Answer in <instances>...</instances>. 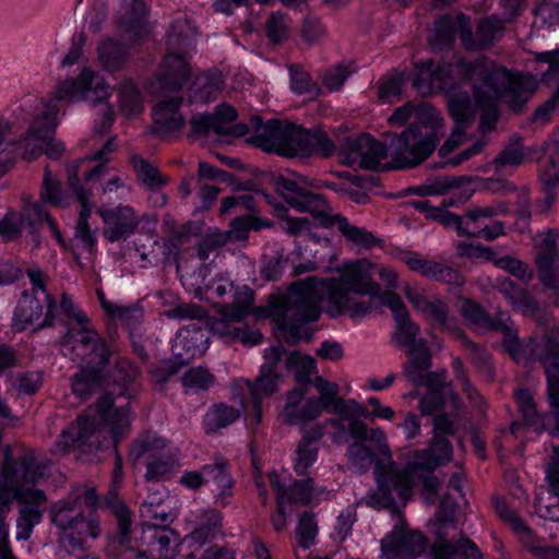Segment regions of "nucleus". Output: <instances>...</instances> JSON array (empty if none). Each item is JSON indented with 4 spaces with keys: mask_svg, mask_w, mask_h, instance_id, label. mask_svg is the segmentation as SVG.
<instances>
[{
    "mask_svg": "<svg viewBox=\"0 0 559 559\" xmlns=\"http://www.w3.org/2000/svg\"><path fill=\"white\" fill-rule=\"evenodd\" d=\"M373 266L366 258L344 261L335 269L338 277L308 276L290 284L285 295L271 299V314L286 340L297 343L305 336V325L321 316L323 298L331 318L347 314L360 321L369 316L380 293V285L373 281Z\"/></svg>",
    "mask_w": 559,
    "mask_h": 559,
    "instance_id": "obj_1",
    "label": "nucleus"
},
{
    "mask_svg": "<svg viewBox=\"0 0 559 559\" xmlns=\"http://www.w3.org/2000/svg\"><path fill=\"white\" fill-rule=\"evenodd\" d=\"M112 91L104 76L91 68L84 67L76 78L57 82L51 97L41 99L35 108V115L24 138L16 147L23 159L32 162L43 153L59 159L66 151L64 144L52 138L59 123L61 104L81 100L104 103L111 97Z\"/></svg>",
    "mask_w": 559,
    "mask_h": 559,
    "instance_id": "obj_2",
    "label": "nucleus"
},
{
    "mask_svg": "<svg viewBox=\"0 0 559 559\" xmlns=\"http://www.w3.org/2000/svg\"><path fill=\"white\" fill-rule=\"evenodd\" d=\"M456 70L465 80H480V84L474 88L476 104L481 109L478 127L480 133H488L496 127L499 100L519 110L537 87L534 76L512 73L487 57L473 61L460 59Z\"/></svg>",
    "mask_w": 559,
    "mask_h": 559,
    "instance_id": "obj_3",
    "label": "nucleus"
},
{
    "mask_svg": "<svg viewBox=\"0 0 559 559\" xmlns=\"http://www.w3.org/2000/svg\"><path fill=\"white\" fill-rule=\"evenodd\" d=\"M391 139V169H409L423 164L436 150L444 132L445 120L440 110L428 103L407 102L388 118L391 126H404Z\"/></svg>",
    "mask_w": 559,
    "mask_h": 559,
    "instance_id": "obj_4",
    "label": "nucleus"
},
{
    "mask_svg": "<svg viewBox=\"0 0 559 559\" xmlns=\"http://www.w3.org/2000/svg\"><path fill=\"white\" fill-rule=\"evenodd\" d=\"M432 426L433 436L428 447L413 451L403 468L392 465L388 472L389 485L402 500L411 499L415 480H419L425 498L432 503L439 488L435 472L453 460V445L447 439V436L455 432L453 418L444 413L438 414L432 419Z\"/></svg>",
    "mask_w": 559,
    "mask_h": 559,
    "instance_id": "obj_5",
    "label": "nucleus"
},
{
    "mask_svg": "<svg viewBox=\"0 0 559 559\" xmlns=\"http://www.w3.org/2000/svg\"><path fill=\"white\" fill-rule=\"evenodd\" d=\"M48 465L38 461L35 451L28 450L16 460L0 464V514L7 516L14 501L23 506L16 522L34 527L43 516L39 507L47 501L39 485L48 478Z\"/></svg>",
    "mask_w": 559,
    "mask_h": 559,
    "instance_id": "obj_6",
    "label": "nucleus"
},
{
    "mask_svg": "<svg viewBox=\"0 0 559 559\" xmlns=\"http://www.w3.org/2000/svg\"><path fill=\"white\" fill-rule=\"evenodd\" d=\"M99 497L93 487H74L67 497L50 504L48 516L58 530V542L68 551L84 550L90 540L100 535V523L94 511Z\"/></svg>",
    "mask_w": 559,
    "mask_h": 559,
    "instance_id": "obj_7",
    "label": "nucleus"
},
{
    "mask_svg": "<svg viewBox=\"0 0 559 559\" xmlns=\"http://www.w3.org/2000/svg\"><path fill=\"white\" fill-rule=\"evenodd\" d=\"M111 394L100 396L96 411L80 415L68 428L63 429L55 442L52 453L64 455L71 451L82 454L96 452L100 449L104 436L99 426L103 420L108 427L115 443H118L131 423L129 406L114 408Z\"/></svg>",
    "mask_w": 559,
    "mask_h": 559,
    "instance_id": "obj_8",
    "label": "nucleus"
},
{
    "mask_svg": "<svg viewBox=\"0 0 559 559\" xmlns=\"http://www.w3.org/2000/svg\"><path fill=\"white\" fill-rule=\"evenodd\" d=\"M252 122L258 126L254 144L265 152L285 157H330L335 152L333 141L320 129L308 130L278 119L262 124L259 117H253Z\"/></svg>",
    "mask_w": 559,
    "mask_h": 559,
    "instance_id": "obj_9",
    "label": "nucleus"
},
{
    "mask_svg": "<svg viewBox=\"0 0 559 559\" xmlns=\"http://www.w3.org/2000/svg\"><path fill=\"white\" fill-rule=\"evenodd\" d=\"M143 519L142 536L140 546L143 550L134 551L129 549L121 552L117 559H168L175 555L174 546L177 544L178 535L167 528L173 521L171 509L168 504L152 508L150 516Z\"/></svg>",
    "mask_w": 559,
    "mask_h": 559,
    "instance_id": "obj_10",
    "label": "nucleus"
},
{
    "mask_svg": "<svg viewBox=\"0 0 559 559\" xmlns=\"http://www.w3.org/2000/svg\"><path fill=\"white\" fill-rule=\"evenodd\" d=\"M455 500L445 495L439 506L435 535L438 540L432 545L430 556L432 559H480L478 547L465 537L455 543H450V531L456 532Z\"/></svg>",
    "mask_w": 559,
    "mask_h": 559,
    "instance_id": "obj_11",
    "label": "nucleus"
},
{
    "mask_svg": "<svg viewBox=\"0 0 559 559\" xmlns=\"http://www.w3.org/2000/svg\"><path fill=\"white\" fill-rule=\"evenodd\" d=\"M62 354L71 360L86 361V368L102 371L109 362L111 352L97 332L87 326L74 333L68 329L61 340Z\"/></svg>",
    "mask_w": 559,
    "mask_h": 559,
    "instance_id": "obj_12",
    "label": "nucleus"
},
{
    "mask_svg": "<svg viewBox=\"0 0 559 559\" xmlns=\"http://www.w3.org/2000/svg\"><path fill=\"white\" fill-rule=\"evenodd\" d=\"M56 301L50 294H46L45 301L39 300L34 293H24L11 319V330L22 333L31 330L33 333L51 328L56 321Z\"/></svg>",
    "mask_w": 559,
    "mask_h": 559,
    "instance_id": "obj_13",
    "label": "nucleus"
},
{
    "mask_svg": "<svg viewBox=\"0 0 559 559\" xmlns=\"http://www.w3.org/2000/svg\"><path fill=\"white\" fill-rule=\"evenodd\" d=\"M419 332V325L413 322L409 317L396 321L395 341L400 346L408 347L407 356L411 358L404 373L414 383L420 382L423 372L430 367V352L427 342L424 338L417 341Z\"/></svg>",
    "mask_w": 559,
    "mask_h": 559,
    "instance_id": "obj_14",
    "label": "nucleus"
},
{
    "mask_svg": "<svg viewBox=\"0 0 559 559\" xmlns=\"http://www.w3.org/2000/svg\"><path fill=\"white\" fill-rule=\"evenodd\" d=\"M166 444V439L155 435H146L134 443L132 452L136 457L150 454L144 476L146 480H169L179 472L181 464L176 454H153V451L164 449Z\"/></svg>",
    "mask_w": 559,
    "mask_h": 559,
    "instance_id": "obj_15",
    "label": "nucleus"
},
{
    "mask_svg": "<svg viewBox=\"0 0 559 559\" xmlns=\"http://www.w3.org/2000/svg\"><path fill=\"white\" fill-rule=\"evenodd\" d=\"M448 111L454 122V127L449 138L438 150V155L441 159L450 156L467 141L466 130L472 127L475 118V108L471 96L456 93L455 91L449 93Z\"/></svg>",
    "mask_w": 559,
    "mask_h": 559,
    "instance_id": "obj_16",
    "label": "nucleus"
},
{
    "mask_svg": "<svg viewBox=\"0 0 559 559\" xmlns=\"http://www.w3.org/2000/svg\"><path fill=\"white\" fill-rule=\"evenodd\" d=\"M415 73L412 85L416 92L428 97L437 93H443L449 106V93L455 91L460 94H468L462 91L460 86L450 84L451 69L449 64L435 62L432 60L418 61L414 64Z\"/></svg>",
    "mask_w": 559,
    "mask_h": 559,
    "instance_id": "obj_17",
    "label": "nucleus"
},
{
    "mask_svg": "<svg viewBox=\"0 0 559 559\" xmlns=\"http://www.w3.org/2000/svg\"><path fill=\"white\" fill-rule=\"evenodd\" d=\"M404 294L413 308L430 324L451 333L454 337L463 336L456 322L450 318L449 305L442 297L438 295L426 296L411 286L405 287Z\"/></svg>",
    "mask_w": 559,
    "mask_h": 559,
    "instance_id": "obj_18",
    "label": "nucleus"
},
{
    "mask_svg": "<svg viewBox=\"0 0 559 559\" xmlns=\"http://www.w3.org/2000/svg\"><path fill=\"white\" fill-rule=\"evenodd\" d=\"M190 522L194 527L179 546L180 550H188L182 554L185 559H197V552L202 546L222 534V514L215 509L200 510L191 514Z\"/></svg>",
    "mask_w": 559,
    "mask_h": 559,
    "instance_id": "obj_19",
    "label": "nucleus"
},
{
    "mask_svg": "<svg viewBox=\"0 0 559 559\" xmlns=\"http://www.w3.org/2000/svg\"><path fill=\"white\" fill-rule=\"evenodd\" d=\"M342 154L347 165L358 164L364 169L379 170L381 162L391 158V143L386 147L368 134L347 140L342 145Z\"/></svg>",
    "mask_w": 559,
    "mask_h": 559,
    "instance_id": "obj_20",
    "label": "nucleus"
},
{
    "mask_svg": "<svg viewBox=\"0 0 559 559\" xmlns=\"http://www.w3.org/2000/svg\"><path fill=\"white\" fill-rule=\"evenodd\" d=\"M425 546V536L420 532L409 531L402 521L381 539L382 557L385 559H416Z\"/></svg>",
    "mask_w": 559,
    "mask_h": 559,
    "instance_id": "obj_21",
    "label": "nucleus"
},
{
    "mask_svg": "<svg viewBox=\"0 0 559 559\" xmlns=\"http://www.w3.org/2000/svg\"><path fill=\"white\" fill-rule=\"evenodd\" d=\"M182 96H174L159 100L152 109L151 132L159 138H170L178 134L186 126V117L180 111Z\"/></svg>",
    "mask_w": 559,
    "mask_h": 559,
    "instance_id": "obj_22",
    "label": "nucleus"
},
{
    "mask_svg": "<svg viewBox=\"0 0 559 559\" xmlns=\"http://www.w3.org/2000/svg\"><path fill=\"white\" fill-rule=\"evenodd\" d=\"M506 31V22L497 15L481 17L472 31L471 22L461 36L462 46L468 51H480L490 48L499 41Z\"/></svg>",
    "mask_w": 559,
    "mask_h": 559,
    "instance_id": "obj_23",
    "label": "nucleus"
},
{
    "mask_svg": "<svg viewBox=\"0 0 559 559\" xmlns=\"http://www.w3.org/2000/svg\"><path fill=\"white\" fill-rule=\"evenodd\" d=\"M191 75V68L185 56L168 52L158 69L156 84L151 86V92L163 94L165 92H178Z\"/></svg>",
    "mask_w": 559,
    "mask_h": 559,
    "instance_id": "obj_24",
    "label": "nucleus"
},
{
    "mask_svg": "<svg viewBox=\"0 0 559 559\" xmlns=\"http://www.w3.org/2000/svg\"><path fill=\"white\" fill-rule=\"evenodd\" d=\"M98 215L104 223V236L110 242L129 238L140 225L139 216L129 205L99 209Z\"/></svg>",
    "mask_w": 559,
    "mask_h": 559,
    "instance_id": "obj_25",
    "label": "nucleus"
},
{
    "mask_svg": "<svg viewBox=\"0 0 559 559\" xmlns=\"http://www.w3.org/2000/svg\"><path fill=\"white\" fill-rule=\"evenodd\" d=\"M333 415L336 417L328 419L326 424H330L334 429L332 432L334 442L344 443L349 440H366L367 427L361 420V417L365 415V409L357 401L356 406H346Z\"/></svg>",
    "mask_w": 559,
    "mask_h": 559,
    "instance_id": "obj_26",
    "label": "nucleus"
},
{
    "mask_svg": "<svg viewBox=\"0 0 559 559\" xmlns=\"http://www.w3.org/2000/svg\"><path fill=\"white\" fill-rule=\"evenodd\" d=\"M269 481L272 489L276 492V502L280 503H302L307 504L316 499L324 489H314L311 478L305 480H293L286 484L282 476L273 471L269 474Z\"/></svg>",
    "mask_w": 559,
    "mask_h": 559,
    "instance_id": "obj_27",
    "label": "nucleus"
},
{
    "mask_svg": "<svg viewBox=\"0 0 559 559\" xmlns=\"http://www.w3.org/2000/svg\"><path fill=\"white\" fill-rule=\"evenodd\" d=\"M509 352L515 360H520L525 356L530 360H539L546 370L547 361L558 365L559 369V340L556 341L551 336L542 340L531 338L528 343L522 345L519 341H514L509 346Z\"/></svg>",
    "mask_w": 559,
    "mask_h": 559,
    "instance_id": "obj_28",
    "label": "nucleus"
},
{
    "mask_svg": "<svg viewBox=\"0 0 559 559\" xmlns=\"http://www.w3.org/2000/svg\"><path fill=\"white\" fill-rule=\"evenodd\" d=\"M402 261L412 270L430 280L462 285L463 278L460 273L448 264L439 261L421 258L418 253L409 252L402 258Z\"/></svg>",
    "mask_w": 559,
    "mask_h": 559,
    "instance_id": "obj_29",
    "label": "nucleus"
},
{
    "mask_svg": "<svg viewBox=\"0 0 559 559\" xmlns=\"http://www.w3.org/2000/svg\"><path fill=\"white\" fill-rule=\"evenodd\" d=\"M252 304L253 294L249 292L242 302L221 306L219 318L211 321L212 332L228 341H234L239 326H235L233 323L241 322L250 313Z\"/></svg>",
    "mask_w": 559,
    "mask_h": 559,
    "instance_id": "obj_30",
    "label": "nucleus"
},
{
    "mask_svg": "<svg viewBox=\"0 0 559 559\" xmlns=\"http://www.w3.org/2000/svg\"><path fill=\"white\" fill-rule=\"evenodd\" d=\"M280 376L273 366H261L254 381H248V388L252 400L253 415L249 418L250 425L258 426L262 419V402L270 397L277 389Z\"/></svg>",
    "mask_w": 559,
    "mask_h": 559,
    "instance_id": "obj_31",
    "label": "nucleus"
},
{
    "mask_svg": "<svg viewBox=\"0 0 559 559\" xmlns=\"http://www.w3.org/2000/svg\"><path fill=\"white\" fill-rule=\"evenodd\" d=\"M469 23V16L464 13L448 14L439 17L429 35V44L433 50L450 48Z\"/></svg>",
    "mask_w": 559,
    "mask_h": 559,
    "instance_id": "obj_32",
    "label": "nucleus"
},
{
    "mask_svg": "<svg viewBox=\"0 0 559 559\" xmlns=\"http://www.w3.org/2000/svg\"><path fill=\"white\" fill-rule=\"evenodd\" d=\"M460 301V311L462 317L466 321L477 326H484L491 330H501L506 332V334L510 337V340L506 342V346L508 349L512 342L518 341L516 332L513 331L512 328L509 325L510 317L508 313L500 312L498 320L493 321L488 317L484 309L472 299L461 297Z\"/></svg>",
    "mask_w": 559,
    "mask_h": 559,
    "instance_id": "obj_33",
    "label": "nucleus"
},
{
    "mask_svg": "<svg viewBox=\"0 0 559 559\" xmlns=\"http://www.w3.org/2000/svg\"><path fill=\"white\" fill-rule=\"evenodd\" d=\"M202 471L206 479L212 480L215 485V503L223 508L229 506L234 496L235 483L229 472L228 462L219 457L214 463L203 465Z\"/></svg>",
    "mask_w": 559,
    "mask_h": 559,
    "instance_id": "obj_34",
    "label": "nucleus"
},
{
    "mask_svg": "<svg viewBox=\"0 0 559 559\" xmlns=\"http://www.w3.org/2000/svg\"><path fill=\"white\" fill-rule=\"evenodd\" d=\"M430 391L423 395L419 401V409L423 415H432L450 405L457 409L461 405L460 397L453 392L450 383L439 379L429 380Z\"/></svg>",
    "mask_w": 559,
    "mask_h": 559,
    "instance_id": "obj_35",
    "label": "nucleus"
},
{
    "mask_svg": "<svg viewBox=\"0 0 559 559\" xmlns=\"http://www.w3.org/2000/svg\"><path fill=\"white\" fill-rule=\"evenodd\" d=\"M123 13L119 17V27L134 38H143L150 33L146 22L147 5L144 0H122Z\"/></svg>",
    "mask_w": 559,
    "mask_h": 559,
    "instance_id": "obj_36",
    "label": "nucleus"
},
{
    "mask_svg": "<svg viewBox=\"0 0 559 559\" xmlns=\"http://www.w3.org/2000/svg\"><path fill=\"white\" fill-rule=\"evenodd\" d=\"M112 378L121 396L131 399L141 390V372L128 358H119L116 361Z\"/></svg>",
    "mask_w": 559,
    "mask_h": 559,
    "instance_id": "obj_37",
    "label": "nucleus"
},
{
    "mask_svg": "<svg viewBox=\"0 0 559 559\" xmlns=\"http://www.w3.org/2000/svg\"><path fill=\"white\" fill-rule=\"evenodd\" d=\"M515 401L521 412L524 423L514 421L511 425V432L518 438L520 430L524 427L532 428L540 433L544 430L542 416L538 414L533 401V396L526 389H520L515 392Z\"/></svg>",
    "mask_w": 559,
    "mask_h": 559,
    "instance_id": "obj_38",
    "label": "nucleus"
},
{
    "mask_svg": "<svg viewBox=\"0 0 559 559\" xmlns=\"http://www.w3.org/2000/svg\"><path fill=\"white\" fill-rule=\"evenodd\" d=\"M313 386L319 393L318 400L322 403L324 409L330 414H335L346 406H356L355 400H345L340 396V386L336 382L328 381L322 377H316L313 380Z\"/></svg>",
    "mask_w": 559,
    "mask_h": 559,
    "instance_id": "obj_39",
    "label": "nucleus"
},
{
    "mask_svg": "<svg viewBox=\"0 0 559 559\" xmlns=\"http://www.w3.org/2000/svg\"><path fill=\"white\" fill-rule=\"evenodd\" d=\"M528 153L530 151L523 146L522 138L514 134L493 158L492 165L497 171H503L508 168L515 169L528 160Z\"/></svg>",
    "mask_w": 559,
    "mask_h": 559,
    "instance_id": "obj_40",
    "label": "nucleus"
},
{
    "mask_svg": "<svg viewBox=\"0 0 559 559\" xmlns=\"http://www.w3.org/2000/svg\"><path fill=\"white\" fill-rule=\"evenodd\" d=\"M223 87L219 73H202L197 75L189 86V99L192 103L206 104L213 100Z\"/></svg>",
    "mask_w": 559,
    "mask_h": 559,
    "instance_id": "obj_41",
    "label": "nucleus"
},
{
    "mask_svg": "<svg viewBox=\"0 0 559 559\" xmlns=\"http://www.w3.org/2000/svg\"><path fill=\"white\" fill-rule=\"evenodd\" d=\"M207 337L203 330L195 324L182 328L178 331L175 340V348H182L186 357L194 358L201 356L206 349ZM179 356H183L182 353H178Z\"/></svg>",
    "mask_w": 559,
    "mask_h": 559,
    "instance_id": "obj_42",
    "label": "nucleus"
},
{
    "mask_svg": "<svg viewBox=\"0 0 559 559\" xmlns=\"http://www.w3.org/2000/svg\"><path fill=\"white\" fill-rule=\"evenodd\" d=\"M496 287L514 309L525 313L536 309L534 298H532L525 289L516 286L510 278H498Z\"/></svg>",
    "mask_w": 559,
    "mask_h": 559,
    "instance_id": "obj_43",
    "label": "nucleus"
},
{
    "mask_svg": "<svg viewBox=\"0 0 559 559\" xmlns=\"http://www.w3.org/2000/svg\"><path fill=\"white\" fill-rule=\"evenodd\" d=\"M240 413V409L224 403L213 405L206 412L203 419L205 432L217 433L235 423L239 418Z\"/></svg>",
    "mask_w": 559,
    "mask_h": 559,
    "instance_id": "obj_44",
    "label": "nucleus"
},
{
    "mask_svg": "<svg viewBox=\"0 0 559 559\" xmlns=\"http://www.w3.org/2000/svg\"><path fill=\"white\" fill-rule=\"evenodd\" d=\"M119 108L127 118H134L143 112V97L131 80H124L118 87Z\"/></svg>",
    "mask_w": 559,
    "mask_h": 559,
    "instance_id": "obj_45",
    "label": "nucleus"
},
{
    "mask_svg": "<svg viewBox=\"0 0 559 559\" xmlns=\"http://www.w3.org/2000/svg\"><path fill=\"white\" fill-rule=\"evenodd\" d=\"M295 210L309 212L324 225L334 224L333 217L335 215H332V209L322 194L306 191Z\"/></svg>",
    "mask_w": 559,
    "mask_h": 559,
    "instance_id": "obj_46",
    "label": "nucleus"
},
{
    "mask_svg": "<svg viewBox=\"0 0 559 559\" xmlns=\"http://www.w3.org/2000/svg\"><path fill=\"white\" fill-rule=\"evenodd\" d=\"M97 53L102 67L110 72L120 70L128 58L126 48L112 39L103 40Z\"/></svg>",
    "mask_w": 559,
    "mask_h": 559,
    "instance_id": "obj_47",
    "label": "nucleus"
},
{
    "mask_svg": "<svg viewBox=\"0 0 559 559\" xmlns=\"http://www.w3.org/2000/svg\"><path fill=\"white\" fill-rule=\"evenodd\" d=\"M333 223L338 231L347 241L364 248H372L378 243L376 236L364 227L352 225L348 219L342 215H335Z\"/></svg>",
    "mask_w": 559,
    "mask_h": 559,
    "instance_id": "obj_48",
    "label": "nucleus"
},
{
    "mask_svg": "<svg viewBox=\"0 0 559 559\" xmlns=\"http://www.w3.org/2000/svg\"><path fill=\"white\" fill-rule=\"evenodd\" d=\"M493 507L499 518L508 523L515 534L524 542L531 540L533 534L522 519L513 511L501 497H493Z\"/></svg>",
    "mask_w": 559,
    "mask_h": 559,
    "instance_id": "obj_49",
    "label": "nucleus"
},
{
    "mask_svg": "<svg viewBox=\"0 0 559 559\" xmlns=\"http://www.w3.org/2000/svg\"><path fill=\"white\" fill-rule=\"evenodd\" d=\"M40 200L57 207H66L69 204L59 179L52 176L48 167L44 171Z\"/></svg>",
    "mask_w": 559,
    "mask_h": 559,
    "instance_id": "obj_50",
    "label": "nucleus"
},
{
    "mask_svg": "<svg viewBox=\"0 0 559 559\" xmlns=\"http://www.w3.org/2000/svg\"><path fill=\"white\" fill-rule=\"evenodd\" d=\"M100 371L96 368L82 367L72 378V392L80 399L90 396L98 384Z\"/></svg>",
    "mask_w": 559,
    "mask_h": 559,
    "instance_id": "obj_51",
    "label": "nucleus"
},
{
    "mask_svg": "<svg viewBox=\"0 0 559 559\" xmlns=\"http://www.w3.org/2000/svg\"><path fill=\"white\" fill-rule=\"evenodd\" d=\"M557 253L558 250L543 248L535 259L540 281L548 288L559 287V277L552 270Z\"/></svg>",
    "mask_w": 559,
    "mask_h": 559,
    "instance_id": "obj_52",
    "label": "nucleus"
},
{
    "mask_svg": "<svg viewBox=\"0 0 559 559\" xmlns=\"http://www.w3.org/2000/svg\"><path fill=\"white\" fill-rule=\"evenodd\" d=\"M276 216L280 218V226L283 231L293 237H299L311 229V223L307 217H293L288 215L286 207L274 205Z\"/></svg>",
    "mask_w": 559,
    "mask_h": 559,
    "instance_id": "obj_53",
    "label": "nucleus"
},
{
    "mask_svg": "<svg viewBox=\"0 0 559 559\" xmlns=\"http://www.w3.org/2000/svg\"><path fill=\"white\" fill-rule=\"evenodd\" d=\"M290 76V88L297 95L316 96L319 94L318 85L312 81L300 66L292 64L288 68Z\"/></svg>",
    "mask_w": 559,
    "mask_h": 559,
    "instance_id": "obj_54",
    "label": "nucleus"
},
{
    "mask_svg": "<svg viewBox=\"0 0 559 559\" xmlns=\"http://www.w3.org/2000/svg\"><path fill=\"white\" fill-rule=\"evenodd\" d=\"M318 453V444H310L307 440H301L295 451V472L300 476L307 475L311 466L316 463Z\"/></svg>",
    "mask_w": 559,
    "mask_h": 559,
    "instance_id": "obj_55",
    "label": "nucleus"
},
{
    "mask_svg": "<svg viewBox=\"0 0 559 559\" xmlns=\"http://www.w3.org/2000/svg\"><path fill=\"white\" fill-rule=\"evenodd\" d=\"M508 206L502 202H493L484 206H474L465 213L466 228L469 229L471 225L473 228L479 226V223L485 219H491L496 216L506 214Z\"/></svg>",
    "mask_w": 559,
    "mask_h": 559,
    "instance_id": "obj_56",
    "label": "nucleus"
},
{
    "mask_svg": "<svg viewBox=\"0 0 559 559\" xmlns=\"http://www.w3.org/2000/svg\"><path fill=\"white\" fill-rule=\"evenodd\" d=\"M287 369L296 372V378L299 382L308 381L309 377L317 371L314 359L309 355H302L298 352H293L285 360Z\"/></svg>",
    "mask_w": 559,
    "mask_h": 559,
    "instance_id": "obj_57",
    "label": "nucleus"
},
{
    "mask_svg": "<svg viewBox=\"0 0 559 559\" xmlns=\"http://www.w3.org/2000/svg\"><path fill=\"white\" fill-rule=\"evenodd\" d=\"M132 165L136 171L138 178L145 187L151 190L165 185V180L155 166L143 159L142 157H132Z\"/></svg>",
    "mask_w": 559,
    "mask_h": 559,
    "instance_id": "obj_58",
    "label": "nucleus"
},
{
    "mask_svg": "<svg viewBox=\"0 0 559 559\" xmlns=\"http://www.w3.org/2000/svg\"><path fill=\"white\" fill-rule=\"evenodd\" d=\"M267 38L273 43L286 40L290 33V20L281 12H273L265 23Z\"/></svg>",
    "mask_w": 559,
    "mask_h": 559,
    "instance_id": "obj_59",
    "label": "nucleus"
},
{
    "mask_svg": "<svg viewBox=\"0 0 559 559\" xmlns=\"http://www.w3.org/2000/svg\"><path fill=\"white\" fill-rule=\"evenodd\" d=\"M365 442L366 440H354L346 452L350 464L359 471L368 469L374 462V453Z\"/></svg>",
    "mask_w": 559,
    "mask_h": 559,
    "instance_id": "obj_60",
    "label": "nucleus"
},
{
    "mask_svg": "<svg viewBox=\"0 0 559 559\" xmlns=\"http://www.w3.org/2000/svg\"><path fill=\"white\" fill-rule=\"evenodd\" d=\"M215 118V121L223 127L221 135L236 133L238 135H243L247 133V127L245 124L231 126V123L237 118V111L230 105H219L215 109V112L211 115Z\"/></svg>",
    "mask_w": 559,
    "mask_h": 559,
    "instance_id": "obj_61",
    "label": "nucleus"
},
{
    "mask_svg": "<svg viewBox=\"0 0 559 559\" xmlns=\"http://www.w3.org/2000/svg\"><path fill=\"white\" fill-rule=\"evenodd\" d=\"M317 533L318 527L314 515L307 512L304 513L299 519L296 530L298 545L302 549H309L314 544Z\"/></svg>",
    "mask_w": 559,
    "mask_h": 559,
    "instance_id": "obj_62",
    "label": "nucleus"
},
{
    "mask_svg": "<svg viewBox=\"0 0 559 559\" xmlns=\"http://www.w3.org/2000/svg\"><path fill=\"white\" fill-rule=\"evenodd\" d=\"M274 187L277 194L294 209H296L298 202L306 192V190L302 189L295 180L283 176H280L274 180Z\"/></svg>",
    "mask_w": 559,
    "mask_h": 559,
    "instance_id": "obj_63",
    "label": "nucleus"
},
{
    "mask_svg": "<svg viewBox=\"0 0 559 559\" xmlns=\"http://www.w3.org/2000/svg\"><path fill=\"white\" fill-rule=\"evenodd\" d=\"M536 23L552 27L559 24V0H543L534 11Z\"/></svg>",
    "mask_w": 559,
    "mask_h": 559,
    "instance_id": "obj_64",
    "label": "nucleus"
}]
</instances>
